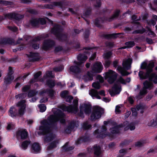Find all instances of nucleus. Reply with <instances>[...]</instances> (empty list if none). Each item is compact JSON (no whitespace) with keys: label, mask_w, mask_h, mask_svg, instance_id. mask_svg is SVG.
<instances>
[{"label":"nucleus","mask_w":157,"mask_h":157,"mask_svg":"<svg viewBox=\"0 0 157 157\" xmlns=\"http://www.w3.org/2000/svg\"><path fill=\"white\" fill-rule=\"evenodd\" d=\"M92 126L90 124H88L87 122H84L83 124L82 127L85 130H87L91 129Z\"/></svg>","instance_id":"45"},{"label":"nucleus","mask_w":157,"mask_h":157,"mask_svg":"<svg viewBox=\"0 0 157 157\" xmlns=\"http://www.w3.org/2000/svg\"><path fill=\"white\" fill-rule=\"evenodd\" d=\"M70 71L76 74H79L83 71V70L77 66H71L70 68Z\"/></svg>","instance_id":"22"},{"label":"nucleus","mask_w":157,"mask_h":157,"mask_svg":"<svg viewBox=\"0 0 157 157\" xmlns=\"http://www.w3.org/2000/svg\"><path fill=\"white\" fill-rule=\"evenodd\" d=\"M63 65H61L59 67L54 68L53 70L56 72L61 71L63 70Z\"/></svg>","instance_id":"51"},{"label":"nucleus","mask_w":157,"mask_h":157,"mask_svg":"<svg viewBox=\"0 0 157 157\" xmlns=\"http://www.w3.org/2000/svg\"><path fill=\"white\" fill-rule=\"evenodd\" d=\"M121 90V86L119 83H115L113 86L109 90V93L112 97L119 93Z\"/></svg>","instance_id":"7"},{"label":"nucleus","mask_w":157,"mask_h":157,"mask_svg":"<svg viewBox=\"0 0 157 157\" xmlns=\"http://www.w3.org/2000/svg\"><path fill=\"white\" fill-rule=\"evenodd\" d=\"M153 80V79L151 81L149 80V81L147 80H146L144 83V88H145L146 90L147 89L150 90L153 87V84L152 82Z\"/></svg>","instance_id":"24"},{"label":"nucleus","mask_w":157,"mask_h":157,"mask_svg":"<svg viewBox=\"0 0 157 157\" xmlns=\"http://www.w3.org/2000/svg\"><path fill=\"white\" fill-rule=\"evenodd\" d=\"M154 63L152 61L148 65L145 62H143L141 65L140 68L142 69L146 70V73L143 71H140L139 73V75L141 79H146L148 78L150 81L152 80L155 76V74L152 73V68L154 67Z\"/></svg>","instance_id":"2"},{"label":"nucleus","mask_w":157,"mask_h":157,"mask_svg":"<svg viewBox=\"0 0 157 157\" xmlns=\"http://www.w3.org/2000/svg\"><path fill=\"white\" fill-rule=\"evenodd\" d=\"M68 142H67L66 144L62 147V150L64 151H71L73 150L75 148V147L73 146L68 147Z\"/></svg>","instance_id":"28"},{"label":"nucleus","mask_w":157,"mask_h":157,"mask_svg":"<svg viewBox=\"0 0 157 157\" xmlns=\"http://www.w3.org/2000/svg\"><path fill=\"white\" fill-rule=\"evenodd\" d=\"M136 109L137 111L140 110H144L147 108L146 106L144 103H140L137 105L136 106Z\"/></svg>","instance_id":"38"},{"label":"nucleus","mask_w":157,"mask_h":157,"mask_svg":"<svg viewBox=\"0 0 157 157\" xmlns=\"http://www.w3.org/2000/svg\"><path fill=\"white\" fill-rule=\"evenodd\" d=\"M145 29L143 28L142 29H139L135 30L132 33L133 34H137V33H140V34H142L144 33L145 32Z\"/></svg>","instance_id":"52"},{"label":"nucleus","mask_w":157,"mask_h":157,"mask_svg":"<svg viewBox=\"0 0 157 157\" xmlns=\"http://www.w3.org/2000/svg\"><path fill=\"white\" fill-rule=\"evenodd\" d=\"M30 24L33 27H36L39 25L38 18H32L30 21Z\"/></svg>","instance_id":"36"},{"label":"nucleus","mask_w":157,"mask_h":157,"mask_svg":"<svg viewBox=\"0 0 157 157\" xmlns=\"http://www.w3.org/2000/svg\"><path fill=\"white\" fill-rule=\"evenodd\" d=\"M52 33L54 34L57 39L60 41H65L68 39V35L63 31L61 26L58 25H55L52 29Z\"/></svg>","instance_id":"3"},{"label":"nucleus","mask_w":157,"mask_h":157,"mask_svg":"<svg viewBox=\"0 0 157 157\" xmlns=\"http://www.w3.org/2000/svg\"><path fill=\"white\" fill-rule=\"evenodd\" d=\"M60 96L62 98H73V97L69 95V92L66 90L61 92Z\"/></svg>","instance_id":"31"},{"label":"nucleus","mask_w":157,"mask_h":157,"mask_svg":"<svg viewBox=\"0 0 157 157\" xmlns=\"http://www.w3.org/2000/svg\"><path fill=\"white\" fill-rule=\"evenodd\" d=\"M112 55L111 52L109 51L105 53L104 56V58L105 59H108Z\"/></svg>","instance_id":"56"},{"label":"nucleus","mask_w":157,"mask_h":157,"mask_svg":"<svg viewBox=\"0 0 157 157\" xmlns=\"http://www.w3.org/2000/svg\"><path fill=\"white\" fill-rule=\"evenodd\" d=\"M136 108H131V110L132 112V116L136 117L137 115V113L136 111Z\"/></svg>","instance_id":"57"},{"label":"nucleus","mask_w":157,"mask_h":157,"mask_svg":"<svg viewBox=\"0 0 157 157\" xmlns=\"http://www.w3.org/2000/svg\"><path fill=\"white\" fill-rule=\"evenodd\" d=\"M103 22V20L101 18H99L95 19L94 21V24L97 26L99 27L100 26V24L101 23Z\"/></svg>","instance_id":"43"},{"label":"nucleus","mask_w":157,"mask_h":157,"mask_svg":"<svg viewBox=\"0 0 157 157\" xmlns=\"http://www.w3.org/2000/svg\"><path fill=\"white\" fill-rule=\"evenodd\" d=\"M125 45L126 46V47L128 48H130L134 46L135 44L133 41H129L126 42L125 43Z\"/></svg>","instance_id":"42"},{"label":"nucleus","mask_w":157,"mask_h":157,"mask_svg":"<svg viewBox=\"0 0 157 157\" xmlns=\"http://www.w3.org/2000/svg\"><path fill=\"white\" fill-rule=\"evenodd\" d=\"M94 135H97L96 137L98 138L103 139L108 136L111 137H113V135L110 132H107L106 133H102V131L99 130V129H97L94 132Z\"/></svg>","instance_id":"8"},{"label":"nucleus","mask_w":157,"mask_h":157,"mask_svg":"<svg viewBox=\"0 0 157 157\" xmlns=\"http://www.w3.org/2000/svg\"><path fill=\"white\" fill-rule=\"evenodd\" d=\"M105 77L107 79L108 81L111 84L113 83L116 80L117 74L112 70H109L105 73Z\"/></svg>","instance_id":"6"},{"label":"nucleus","mask_w":157,"mask_h":157,"mask_svg":"<svg viewBox=\"0 0 157 157\" xmlns=\"http://www.w3.org/2000/svg\"><path fill=\"white\" fill-rule=\"evenodd\" d=\"M148 124L149 125L154 127L157 125V122L155 119H152L150 121Z\"/></svg>","instance_id":"54"},{"label":"nucleus","mask_w":157,"mask_h":157,"mask_svg":"<svg viewBox=\"0 0 157 157\" xmlns=\"http://www.w3.org/2000/svg\"><path fill=\"white\" fill-rule=\"evenodd\" d=\"M120 11L118 10H116L114 14L111 17L107 18V20L109 21H111L116 19L119 16Z\"/></svg>","instance_id":"32"},{"label":"nucleus","mask_w":157,"mask_h":157,"mask_svg":"<svg viewBox=\"0 0 157 157\" xmlns=\"http://www.w3.org/2000/svg\"><path fill=\"white\" fill-rule=\"evenodd\" d=\"M17 139L20 138L22 140L26 139L28 136V133L25 129H19L16 132Z\"/></svg>","instance_id":"9"},{"label":"nucleus","mask_w":157,"mask_h":157,"mask_svg":"<svg viewBox=\"0 0 157 157\" xmlns=\"http://www.w3.org/2000/svg\"><path fill=\"white\" fill-rule=\"evenodd\" d=\"M63 3L61 2H54L52 3V4H47L44 6L46 8L48 9H53L54 6H59L62 7Z\"/></svg>","instance_id":"23"},{"label":"nucleus","mask_w":157,"mask_h":157,"mask_svg":"<svg viewBox=\"0 0 157 157\" xmlns=\"http://www.w3.org/2000/svg\"><path fill=\"white\" fill-rule=\"evenodd\" d=\"M124 33H113L109 34H105L103 35V36L105 38L108 39L110 38H114L117 37V36L120 34H123Z\"/></svg>","instance_id":"35"},{"label":"nucleus","mask_w":157,"mask_h":157,"mask_svg":"<svg viewBox=\"0 0 157 157\" xmlns=\"http://www.w3.org/2000/svg\"><path fill=\"white\" fill-rule=\"evenodd\" d=\"M14 41L13 40L9 38H3L0 40V44H12L14 43Z\"/></svg>","instance_id":"26"},{"label":"nucleus","mask_w":157,"mask_h":157,"mask_svg":"<svg viewBox=\"0 0 157 157\" xmlns=\"http://www.w3.org/2000/svg\"><path fill=\"white\" fill-rule=\"evenodd\" d=\"M54 75H52V72L51 71H48L46 72L45 75H44L43 78H54Z\"/></svg>","instance_id":"40"},{"label":"nucleus","mask_w":157,"mask_h":157,"mask_svg":"<svg viewBox=\"0 0 157 157\" xmlns=\"http://www.w3.org/2000/svg\"><path fill=\"white\" fill-rule=\"evenodd\" d=\"M61 108L64 111H67L69 112L73 113L72 110H74V108L71 106H67L65 105H63L61 106Z\"/></svg>","instance_id":"29"},{"label":"nucleus","mask_w":157,"mask_h":157,"mask_svg":"<svg viewBox=\"0 0 157 157\" xmlns=\"http://www.w3.org/2000/svg\"><path fill=\"white\" fill-rule=\"evenodd\" d=\"M89 94L92 97H95L97 98H101V97L98 95H100L105 96V91L103 90H101L98 93L97 91L94 89H92L89 91Z\"/></svg>","instance_id":"11"},{"label":"nucleus","mask_w":157,"mask_h":157,"mask_svg":"<svg viewBox=\"0 0 157 157\" xmlns=\"http://www.w3.org/2000/svg\"><path fill=\"white\" fill-rule=\"evenodd\" d=\"M14 71H13L12 68L11 67H9L8 72L7 75L10 76H13L12 75Z\"/></svg>","instance_id":"61"},{"label":"nucleus","mask_w":157,"mask_h":157,"mask_svg":"<svg viewBox=\"0 0 157 157\" xmlns=\"http://www.w3.org/2000/svg\"><path fill=\"white\" fill-rule=\"evenodd\" d=\"M78 125L77 124L76 121H71L70 123L67 127L65 131L67 133L70 134L72 131L74 129L75 127H77Z\"/></svg>","instance_id":"18"},{"label":"nucleus","mask_w":157,"mask_h":157,"mask_svg":"<svg viewBox=\"0 0 157 157\" xmlns=\"http://www.w3.org/2000/svg\"><path fill=\"white\" fill-rule=\"evenodd\" d=\"M87 59V56L82 54H79L77 57L78 60L79 61H74V63L79 66L83 67L84 65H82V64L85 62Z\"/></svg>","instance_id":"12"},{"label":"nucleus","mask_w":157,"mask_h":157,"mask_svg":"<svg viewBox=\"0 0 157 157\" xmlns=\"http://www.w3.org/2000/svg\"><path fill=\"white\" fill-rule=\"evenodd\" d=\"M41 149V147L38 143L35 142L32 145L31 151L32 153L35 154L39 153Z\"/></svg>","instance_id":"14"},{"label":"nucleus","mask_w":157,"mask_h":157,"mask_svg":"<svg viewBox=\"0 0 157 157\" xmlns=\"http://www.w3.org/2000/svg\"><path fill=\"white\" fill-rule=\"evenodd\" d=\"M55 45V42L53 40H45L43 45V48L45 50H47Z\"/></svg>","instance_id":"13"},{"label":"nucleus","mask_w":157,"mask_h":157,"mask_svg":"<svg viewBox=\"0 0 157 157\" xmlns=\"http://www.w3.org/2000/svg\"><path fill=\"white\" fill-rule=\"evenodd\" d=\"M130 143V141L129 140H125L123 142L120 143V146L121 147H123L124 145L129 144Z\"/></svg>","instance_id":"55"},{"label":"nucleus","mask_w":157,"mask_h":157,"mask_svg":"<svg viewBox=\"0 0 157 157\" xmlns=\"http://www.w3.org/2000/svg\"><path fill=\"white\" fill-rule=\"evenodd\" d=\"M144 145V143L140 141H137L136 142L135 144V146L136 147H141Z\"/></svg>","instance_id":"59"},{"label":"nucleus","mask_w":157,"mask_h":157,"mask_svg":"<svg viewBox=\"0 0 157 157\" xmlns=\"http://www.w3.org/2000/svg\"><path fill=\"white\" fill-rule=\"evenodd\" d=\"M90 140V137L89 136H84L80 137L75 142L76 144H80L83 142H86L89 141Z\"/></svg>","instance_id":"19"},{"label":"nucleus","mask_w":157,"mask_h":157,"mask_svg":"<svg viewBox=\"0 0 157 157\" xmlns=\"http://www.w3.org/2000/svg\"><path fill=\"white\" fill-rule=\"evenodd\" d=\"M14 79L13 76L6 75L4 78V82L6 85L11 84Z\"/></svg>","instance_id":"25"},{"label":"nucleus","mask_w":157,"mask_h":157,"mask_svg":"<svg viewBox=\"0 0 157 157\" xmlns=\"http://www.w3.org/2000/svg\"><path fill=\"white\" fill-rule=\"evenodd\" d=\"M30 88V86L29 85H26L24 86L22 89V91L26 92Z\"/></svg>","instance_id":"62"},{"label":"nucleus","mask_w":157,"mask_h":157,"mask_svg":"<svg viewBox=\"0 0 157 157\" xmlns=\"http://www.w3.org/2000/svg\"><path fill=\"white\" fill-rule=\"evenodd\" d=\"M147 93V90L143 87L142 90H140L139 95L140 96H143L146 94Z\"/></svg>","instance_id":"53"},{"label":"nucleus","mask_w":157,"mask_h":157,"mask_svg":"<svg viewBox=\"0 0 157 157\" xmlns=\"http://www.w3.org/2000/svg\"><path fill=\"white\" fill-rule=\"evenodd\" d=\"M28 56L29 57V60L30 61H37L40 59L39 54L38 53L30 52L29 55H28Z\"/></svg>","instance_id":"20"},{"label":"nucleus","mask_w":157,"mask_h":157,"mask_svg":"<svg viewBox=\"0 0 157 157\" xmlns=\"http://www.w3.org/2000/svg\"><path fill=\"white\" fill-rule=\"evenodd\" d=\"M92 86L93 87L98 89H99L101 87L99 83L98 82L93 83Z\"/></svg>","instance_id":"60"},{"label":"nucleus","mask_w":157,"mask_h":157,"mask_svg":"<svg viewBox=\"0 0 157 157\" xmlns=\"http://www.w3.org/2000/svg\"><path fill=\"white\" fill-rule=\"evenodd\" d=\"M26 107L20 108L18 110V113L21 116H23L25 112Z\"/></svg>","instance_id":"50"},{"label":"nucleus","mask_w":157,"mask_h":157,"mask_svg":"<svg viewBox=\"0 0 157 157\" xmlns=\"http://www.w3.org/2000/svg\"><path fill=\"white\" fill-rule=\"evenodd\" d=\"M46 84L50 88L54 87L55 85V81L50 79H48L46 81Z\"/></svg>","instance_id":"39"},{"label":"nucleus","mask_w":157,"mask_h":157,"mask_svg":"<svg viewBox=\"0 0 157 157\" xmlns=\"http://www.w3.org/2000/svg\"><path fill=\"white\" fill-rule=\"evenodd\" d=\"M9 112V115L12 117H15L18 115L17 109L13 106L10 108Z\"/></svg>","instance_id":"27"},{"label":"nucleus","mask_w":157,"mask_h":157,"mask_svg":"<svg viewBox=\"0 0 157 157\" xmlns=\"http://www.w3.org/2000/svg\"><path fill=\"white\" fill-rule=\"evenodd\" d=\"M27 94L25 93H22L16 96V98H24L26 96Z\"/></svg>","instance_id":"58"},{"label":"nucleus","mask_w":157,"mask_h":157,"mask_svg":"<svg viewBox=\"0 0 157 157\" xmlns=\"http://www.w3.org/2000/svg\"><path fill=\"white\" fill-rule=\"evenodd\" d=\"M37 92L35 90H30L29 91L28 93V97H32L34 96L37 93Z\"/></svg>","instance_id":"48"},{"label":"nucleus","mask_w":157,"mask_h":157,"mask_svg":"<svg viewBox=\"0 0 157 157\" xmlns=\"http://www.w3.org/2000/svg\"><path fill=\"white\" fill-rule=\"evenodd\" d=\"M39 23L41 24L42 25H44L46 23V21L44 18H39L38 19Z\"/></svg>","instance_id":"63"},{"label":"nucleus","mask_w":157,"mask_h":157,"mask_svg":"<svg viewBox=\"0 0 157 157\" xmlns=\"http://www.w3.org/2000/svg\"><path fill=\"white\" fill-rule=\"evenodd\" d=\"M80 107L83 110L86 114H89L91 113L92 106L90 104H83L80 105Z\"/></svg>","instance_id":"16"},{"label":"nucleus","mask_w":157,"mask_h":157,"mask_svg":"<svg viewBox=\"0 0 157 157\" xmlns=\"http://www.w3.org/2000/svg\"><path fill=\"white\" fill-rule=\"evenodd\" d=\"M91 13V10L90 9L87 10L85 12L83 13V15L82 16V17L85 19L86 21V20L84 17V16L86 17H88L90 14Z\"/></svg>","instance_id":"47"},{"label":"nucleus","mask_w":157,"mask_h":157,"mask_svg":"<svg viewBox=\"0 0 157 157\" xmlns=\"http://www.w3.org/2000/svg\"><path fill=\"white\" fill-rule=\"evenodd\" d=\"M103 112V109L99 106H94L93 108L92 113L90 116L91 120L92 121H95L100 118Z\"/></svg>","instance_id":"5"},{"label":"nucleus","mask_w":157,"mask_h":157,"mask_svg":"<svg viewBox=\"0 0 157 157\" xmlns=\"http://www.w3.org/2000/svg\"><path fill=\"white\" fill-rule=\"evenodd\" d=\"M7 28L11 31L15 32L17 31V29L16 26H8Z\"/></svg>","instance_id":"64"},{"label":"nucleus","mask_w":157,"mask_h":157,"mask_svg":"<svg viewBox=\"0 0 157 157\" xmlns=\"http://www.w3.org/2000/svg\"><path fill=\"white\" fill-rule=\"evenodd\" d=\"M58 143V142L56 140H54L50 143L49 146L47 147V149L48 150H51L53 149L56 147L57 146V144Z\"/></svg>","instance_id":"34"},{"label":"nucleus","mask_w":157,"mask_h":157,"mask_svg":"<svg viewBox=\"0 0 157 157\" xmlns=\"http://www.w3.org/2000/svg\"><path fill=\"white\" fill-rule=\"evenodd\" d=\"M124 126V125L122 124H121L115 126L113 127L110 128L109 131H110V132L113 134H118L120 133L119 128H123Z\"/></svg>","instance_id":"15"},{"label":"nucleus","mask_w":157,"mask_h":157,"mask_svg":"<svg viewBox=\"0 0 157 157\" xmlns=\"http://www.w3.org/2000/svg\"><path fill=\"white\" fill-rule=\"evenodd\" d=\"M31 141L30 140H25L22 142L20 146L22 149L25 150L27 149L28 146L30 144Z\"/></svg>","instance_id":"30"},{"label":"nucleus","mask_w":157,"mask_h":157,"mask_svg":"<svg viewBox=\"0 0 157 157\" xmlns=\"http://www.w3.org/2000/svg\"><path fill=\"white\" fill-rule=\"evenodd\" d=\"M73 101L74 105H71V106H72L74 108V109L72 110L73 111V113H76L78 111V100L77 99H75Z\"/></svg>","instance_id":"33"},{"label":"nucleus","mask_w":157,"mask_h":157,"mask_svg":"<svg viewBox=\"0 0 157 157\" xmlns=\"http://www.w3.org/2000/svg\"><path fill=\"white\" fill-rule=\"evenodd\" d=\"M65 115L61 110L58 109L54 112V114L50 115L47 119H44L40 122L41 125L39 127L40 131L38 132L39 135L44 136V142H49L53 140L56 136L52 132V130L56 129L57 122L59 121L60 124H66Z\"/></svg>","instance_id":"1"},{"label":"nucleus","mask_w":157,"mask_h":157,"mask_svg":"<svg viewBox=\"0 0 157 157\" xmlns=\"http://www.w3.org/2000/svg\"><path fill=\"white\" fill-rule=\"evenodd\" d=\"M5 17L9 19H14L16 20H19L23 18L24 16L17 13H8L5 15Z\"/></svg>","instance_id":"10"},{"label":"nucleus","mask_w":157,"mask_h":157,"mask_svg":"<svg viewBox=\"0 0 157 157\" xmlns=\"http://www.w3.org/2000/svg\"><path fill=\"white\" fill-rule=\"evenodd\" d=\"M93 150L94 155L99 156L101 155V147L97 144L94 145L93 147Z\"/></svg>","instance_id":"21"},{"label":"nucleus","mask_w":157,"mask_h":157,"mask_svg":"<svg viewBox=\"0 0 157 157\" xmlns=\"http://www.w3.org/2000/svg\"><path fill=\"white\" fill-rule=\"evenodd\" d=\"M117 70L121 74L122 76H127L130 74V73L126 71H124L123 68L121 66H118Z\"/></svg>","instance_id":"37"},{"label":"nucleus","mask_w":157,"mask_h":157,"mask_svg":"<svg viewBox=\"0 0 157 157\" xmlns=\"http://www.w3.org/2000/svg\"><path fill=\"white\" fill-rule=\"evenodd\" d=\"M132 60V59L130 58L123 60L122 64L123 68L127 70L130 69L131 67Z\"/></svg>","instance_id":"17"},{"label":"nucleus","mask_w":157,"mask_h":157,"mask_svg":"<svg viewBox=\"0 0 157 157\" xmlns=\"http://www.w3.org/2000/svg\"><path fill=\"white\" fill-rule=\"evenodd\" d=\"M26 101L25 100H21L20 101L18 102L17 104V106L18 107L20 108L22 107H26V105L25 104Z\"/></svg>","instance_id":"41"},{"label":"nucleus","mask_w":157,"mask_h":157,"mask_svg":"<svg viewBox=\"0 0 157 157\" xmlns=\"http://www.w3.org/2000/svg\"><path fill=\"white\" fill-rule=\"evenodd\" d=\"M0 4H2L5 6H7L13 5V3L10 1L0 0Z\"/></svg>","instance_id":"44"},{"label":"nucleus","mask_w":157,"mask_h":157,"mask_svg":"<svg viewBox=\"0 0 157 157\" xmlns=\"http://www.w3.org/2000/svg\"><path fill=\"white\" fill-rule=\"evenodd\" d=\"M38 106L40 109V111L41 112H44L46 109L45 105L44 104H40Z\"/></svg>","instance_id":"46"},{"label":"nucleus","mask_w":157,"mask_h":157,"mask_svg":"<svg viewBox=\"0 0 157 157\" xmlns=\"http://www.w3.org/2000/svg\"><path fill=\"white\" fill-rule=\"evenodd\" d=\"M103 69V66L101 63L96 62L94 63L92 67V71L88 72L87 74L84 76V79L86 77L89 80H92L93 79V76L94 75V72L96 73H100Z\"/></svg>","instance_id":"4"},{"label":"nucleus","mask_w":157,"mask_h":157,"mask_svg":"<svg viewBox=\"0 0 157 157\" xmlns=\"http://www.w3.org/2000/svg\"><path fill=\"white\" fill-rule=\"evenodd\" d=\"M26 11L32 14H36L37 13V11L36 10L31 8H27Z\"/></svg>","instance_id":"49"}]
</instances>
